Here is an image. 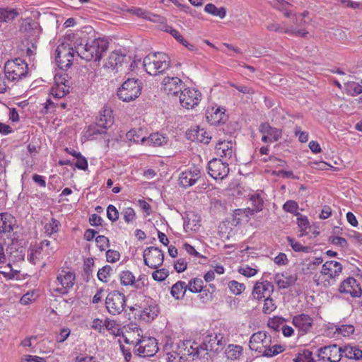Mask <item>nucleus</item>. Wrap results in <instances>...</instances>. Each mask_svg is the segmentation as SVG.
<instances>
[{
  "instance_id": "nucleus-1",
  "label": "nucleus",
  "mask_w": 362,
  "mask_h": 362,
  "mask_svg": "<svg viewBox=\"0 0 362 362\" xmlns=\"http://www.w3.org/2000/svg\"><path fill=\"white\" fill-rule=\"evenodd\" d=\"M109 42L105 38H95L86 43L80 42L75 46L77 55L86 61L100 62L107 51Z\"/></svg>"
},
{
  "instance_id": "nucleus-2",
  "label": "nucleus",
  "mask_w": 362,
  "mask_h": 362,
  "mask_svg": "<svg viewBox=\"0 0 362 362\" xmlns=\"http://www.w3.org/2000/svg\"><path fill=\"white\" fill-rule=\"evenodd\" d=\"M170 63L168 56L163 52L150 53L143 62L146 71L151 76L164 73L170 67Z\"/></svg>"
},
{
  "instance_id": "nucleus-3",
  "label": "nucleus",
  "mask_w": 362,
  "mask_h": 362,
  "mask_svg": "<svg viewBox=\"0 0 362 362\" xmlns=\"http://www.w3.org/2000/svg\"><path fill=\"white\" fill-rule=\"evenodd\" d=\"M142 83L140 80L128 78L117 90L119 99L124 102H129L137 98L141 92Z\"/></svg>"
},
{
  "instance_id": "nucleus-4",
  "label": "nucleus",
  "mask_w": 362,
  "mask_h": 362,
  "mask_svg": "<svg viewBox=\"0 0 362 362\" xmlns=\"http://www.w3.org/2000/svg\"><path fill=\"white\" fill-rule=\"evenodd\" d=\"M6 80L15 81L25 77L28 73V64L20 58L7 61L4 65Z\"/></svg>"
},
{
  "instance_id": "nucleus-5",
  "label": "nucleus",
  "mask_w": 362,
  "mask_h": 362,
  "mask_svg": "<svg viewBox=\"0 0 362 362\" xmlns=\"http://www.w3.org/2000/svg\"><path fill=\"white\" fill-rule=\"evenodd\" d=\"M226 343V339L222 334H209L205 337L203 343L197 347L196 353L199 354L202 350L217 354L223 349Z\"/></svg>"
},
{
  "instance_id": "nucleus-6",
  "label": "nucleus",
  "mask_w": 362,
  "mask_h": 362,
  "mask_svg": "<svg viewBox=\"0 0 362 362\" xmlns=\"http://www.w3.org/2000/svg\"><path fill=\"white\" fill-rule=\"evenodd\" d=\"M126 305L125 296L118 291H113L108 293L105 299V306L110 314L116 315L120 314Z\"/></svg>"
},
{
  "instance_id": "nucleus-7",
  "label": "nucleus",
  "mask_w": 362,
  "mask_h": 362,
  "mask_svg": "<svg viewBox=\"0 0 362 362\" xmlns=\"http://www.w3.org/2000/svg\"><path fill=\"white\" fill-rule=\"evenodd\" d=\"M55 52L57 54L55 60L61 69H65L72 65L74 52H76L75 47H71L68 43H62L57 47Z\"/></svg>"
},
{
  "instance_id": "nucleus-8",
  "label": "nucleus",
  "mask_w": 362,
  "mask_h": 362,
  "mask_svg": "<svg viewBox=\"0 0 362 362\" xmlns=\"http://www.w3.org/2000/svg\"><path fill=\"white\" fill-rule=\"evenodd\" d=\"M271 342V337L267 335L266 332L259 331L251 336L249 346L252 351H255L262 355L267 347L270 346Z\"/></svg>"
},
{
  "instance_id": "nucleus-9",
  "label": "nucleus",
  "mask_w": 362,
  "mask_h": 362,
  "mask_svg": "<svg viewBox=\"0 0 362 362\" xmlns=\"http://www.w3.org/2000/svg\"><path fill=\"white\" fill-rule=\"evenodd\" d=\"M144 264L150 268L156 269L162 265L164 255L161 250L155 247H147L143 253Z\"/></svg>"
},
{
  "instance_id": "nucleus-10",
  "label": "nucleus",
  "mask_w": 362,
  "mask_h": 362,
  "mask_svg": "<svg viewBox=\"0 0 362 362\" xmlns=\"http://www.w3.org/2000/svg\"><path fill=\"white\" fill-rule=\"evenodd\" d=\"M208 173L215 180H223L229 173L228 164L221 159L214 158L208 163Z\"/></svg>"
},
{
  "instance_id": "nucleus-11",
  "label": "nucleus",
  "mask_w": 362,
  "mask_h": 362,
  "mask_svg": "<svg viewBox=\"0 0 362 362\" xmlns=\"http://www.w3.org/2000/svg\"><path fill=\"white\" fill-rule=\"evenodd\" d=\"M157 343L154 338H143L138 340L135 346V351L143 357L153 356L158 351Z\"/></svg>"
},
{
  "instance_id": "nucleus-12",
  "label": "nucleus",
  "mask_w": 362,
  "mask_h": 362,
  "mask_svg": "<svg viewBox=\"0 0 362 362\" xmlns=\"http://www.w3.org/2000/svg\"><path fill=\"white\" fill-rule=\"evenodd\" d=\"M318 357L329 362H339L343 356L342 348L337 344L321 347L318 349Z\"/></svg>"
},
{
  "instance_id": "nucleus-13",
  "label": "nucleus",
  "mask_w": 362,
  "mask_h": 362,
  "mask_svg": "<svg viewBox=\"0 0 362 362\" xmlns=\"http://www.w3.org/2000/svg\"><path fill=\"white\" fill-rule=\"evenodd\" d=\"M201 100V93L195 89L185 88L180 92V103L186 109H192Z\"/></svg>"
},
{
  "instance_id": "nucleus-14",
  "label": "nucleus",
  "mask_w": 362,
  "mask_h": 362,
  "mask_svg": "<svg viewBox=\"0 0 362 362\" xmlns=\"http://www.w3.org/2000/svg\"><path fill=\"white\" fill-rule=\"evenodd\" d=\"M202 177L200 170L197 167L190 168L180 174V185L185 188L194 185Z\"/></svg>"
},
{
  "instance_id": "nucleus-15",
  "label": "nucleus",
  "mask_w": 362,
  "mask_h": 362,
  "mask_svg": "<svg viewBox=\"0 0 362 362\" xmlns=\"http://www.w3.org/2000/svg\"><path fill=\"white\" fill-rule=\"evenodd\" d=\"M162 84L164 90L168 95H177L182 91V81L177 77H165Z\"/></svg>"
},
{
  "instance_id": "nucleus-16",
  "label": "nucleus",
  "mask_w": 362,
  "mask_h": 362,
  "mask_svg": "<svg viewBox=\"0 0 362 362\" xmlns=\"http://www.w3.org/2000/svg\"><path fill=\"white\" fill-rule=\"evenodd\" d=\"M342 271L341 264L335 261H327L322 265L321 273L324 275H328L329 279H332L338 276Z\"/></svg>"
},
{
  "instance_id": "nucleus-17",
  "label": "nucleus",
  "mask_w": 362,
  "mask_h": 362,
  "mask_svg": "<svg viewBox=\"0 0 362 362\" xmlns=\"http://www.w3.org/2000/svg\"><path fill=\"white\" fill-rule=\"evenodd\" d=\"M273 291L274 286L268 281L257 282L253 288L252 295L255 298L260 299L265 297L267 293L270 296Z\"/></svg>"
},
{
  "instance_id": "nucleus-18",
  "label": "nucleus",
  "mask_w": 362,
  "mask_h": 362,
  "mask_svg": "<svg viewBox=\"0 0 362 362\" xmlns=\"http://www.w3.org/2000/svg\"><path fill=\"white\" fill-rule=\"evenodd\" d=\"M121 284L123 286H134L136 288H140L145 285L141 278L135 281V276L129 270L123 271L119 274Z\"/></svg>"
},
{
  "instance_id": "nucleus-19",
  "label": "nucleus",
  "mask_w": 362,
  "mask_h": 362,
  "mask_svg": "<svg viewBox=\"0 0 362 362\" xmlns=\"http://www.w3.org/2000/svg\"><path fill=\"white\" fill-rule=\"evenodd\" d=\"M206 119L211 125L214 126L224 123L226 119L225 110L219 107L215 110L212 108L211 112L207 111Z\"/></svg>"
},
{
  "instance_id": "nucleus-20",
  "label": "nucleus",
  "mask_w": 362,
  "mask_h": 362,
  "mask_svg": "<svg viewBox=\"0 0 362 362\" xmlns=\"http://www.w3.org/2000/svg\"><path fill=\"white\" fill-rule=\"evenodd\" d=\"M16 218L8 213L0 214V234L10 233L13 230Z\"/></svg>"
},
{
  "instance_id": "nucleus-21",
  "label": "nucleus",
  "mask_w": 362,
  "mask_h": 362,
  "mask_svg": "<svg viewBox=\"0 0 362 362\" xmlns=\"http://www.w3.org/2000/svg\"><path fill=\"white\" fill-rule=\"evenodd\" d=\"M275 281L280 288H287L296 283L297 276L296 274H288V273L277 274L275 276Z\"/></svg>"
},
{
  "instance_id": "nucleus-22",
  "label": "nucleus",
  "mask_w": 362,
  "mask_h": 362,
  "mask_svg": "<svg viewBox=\"0 0 362 362\" xmlns=\"http://www.w3.org/2000/svg\"><path fill=\"white\" fill-rule=\"evenodd\" d=\"M126 56L117 51L112 52L108 57L104 66L112 70L117 69L124 62Z\"/></svg>"
},
{
  "instance_id": "nucleus-23",
  "label": "nucleus",
  "mask_w": 362,
  "mask_h": 362,
  "mask_svg": "<svg viewBox=\"0 0 362 362\" xmlns=\"http://www.w3.org/2000/svg\"><path fill=\"white\" fill-rule=\"evenodd\" d=\"M97 121L103 129H107L110 127L114 123V118L112 116V110L107 107H105L103 110L100 112Z\"/></svg>"
},
{
  "instance_id": "nucleus-24",
  "label": "nucleus",
  "mask_w": 362,
  "mask_h": 362,
  "mask_svg": "<svg viewBox=\"0 0 362 362\" xmlns=\"http://www.w3.org/2000/svg\"><path fill=\"white\" fill-rule=\"evenodd\" d=\"M293 324L303 332H307L311 327L313 319L308 315L300 314L293 318Z\"/></svg>"
},
{
  "instance_id": "nucleus-25",
  "label": "nucleus",
  "mask_w": 362,
  "mask_h": 362,
  "mask_svg": "<svg viewBox=\"0 0 362 362\" xmlns=\"http://www.w3.org/2000/svg\"><path fill=\"white\" fill-rule=\"evenodd\" d=\"M187 136L189 139L203 144H209L211 138L205 129L199 127L190 130L187 133Z\"/></svg>"
},
{
  "instance_id": "nucleus-26",
  "label": "nucleus",
  "mask_w": 362,
  "mask_h": 362,
  "mask_svg": "<svg viewBox=\"0 0 362 362\" xmlns=\"http://www.w3.org/2000/svg\"><path fill=\"white\" fill-rule=\"evenodd\" d=\"M232 141H218L216 145V154L221 157L231 158L233 156Z\"/></svg>"
},
{
  "instance_id": "nucleus-27",
  "label": "nucleus",
  "mask_w": 362,
  "mask_h": 362,
  "mask_svg": "<svg viewBox=\"0 0 362 362\" xmlns=\"http://www.w3.org/2000/svg\"><path fill=\"white\" fill-rule=\"evenodd\" d=\"M259 132L262 134H266L272 139L274 141L279 140L281 136V131L277 128L272 127L269 123H262L259 126Z\"/></svg>"
},
{
  "instance_id": "nucleus-28",
  "label": "nucleus",
  "mask_w": 362,
  "mask_h": 362,
  "mask_svg": "<svg viewBox=\"0 0 362 362\" xmlns=\"http://www.w3.org/2000/svg\"><path fill=\"white\" fill-rule=\"evenodd\" d=\"M158 313L159 308L158 305L153 303L142 310L140 314V318L148 322L157 317Z\"/></svg>"
},
{
  "instance_id": "nucleus-29",
  "label": "nucleus",
  "mask_w": 362,
  "mask_h": 362,
  "mask_svg": "<svg viewBox=\"0 0 362 362\" xmlns=\"http://www.w3.org/2000/svg\"><path fill=\"white\" fill-rule=\"evenodd\" d=\"M243 351V349L240 345L229 344L225 350V354L228 360L235 361L240 358Z\"/></svg>"
},
{
  "instance_id": "nucleus-30",
  "label": "nucleus",
  "mask_w": 362,
  "mask_h": 362,
  "mask_svg": "<svg viewBox=\"0 0 362 362\" xmlns=\"http://www.w3.org/2000/svg\"><path fill=\"white\" fill-rule=\"evenodd\" d=\"M129 11L132 14L151 21L157 22L160 21V17L158 15L153 14L143 8L134 7L129 9Z\"/></svg>"
},
{
  "instance_id": "nucleus-31",
  "label": "nucleus",
  "mask_w": 362,
  "mask_h": 362,
  "mask_svg": "<svg viewBox=\"0 0 362 362\" xmlns=\"http://www.w3.org/2000/svg\"><path fill=\"white\" fill-rule=\"evenodd\" d=\"M168 139L164 135L159 134L158 132L151 134L148 138H146V142L149 146H161L166 145Z\"/></svg>"
},
{
  "instance_id": "nucleus-32",
  "label": "nucleus",
  "mask_w": 362,
  "mask_h": 362,
  "mask_svg": "<svg viewBox=\"0 0 362 362\" xmlns=\"http://www.w3.org/2000/svg\"><path fill=\"white\" fill-rule=\"evenodd\" d=\"M19 15L15 8H0V22L9 23Z\"/></svg>"
},
{
  "instance_id": "nucleus-33",
  "label": "nucleus",
  "mask_w": 362,
  "mask_h": 362,
  "mask_svg": "<svg viewBox=\"0 0 362 362\" xmlns=\"http://www.w3.org/2000/svg\"><path fill=\"white\" fill-rule=\"evenodd\" d=\"M343 356L349 359L358 360L362 358V350L352 346H345L342 349Z\"/></svg>"
},
{
  "instance_id": "nucleus-34",
  "label": "nucleus",
  "mask_w": 362,
  "mask_h": 362,
  "mask_svg": "<svg viewBox=\"0 0 362 362\" xmlns=\"http://www.w3.org/2000/svg\"><path fill=\"white\" fill-rule=\"evenodd\" d=\"M57 280L64 288H69L74 284L75 275L72 272H67L64 275L59 274Z\"/></svg>"
},
{
  "instance_id": "nucleus-35",
  "label": "nucleus",
  "mask_w": 362,
  "mask_h": 362,
  "mask_svg": "<svg viewBox=\"0 0 362 362\" xmlns=\"http://www.w3.org/2000/svg\"><path fill=\"white\" fill-rule=\"evenodd\" d=\"M204 11L214 16H218L220 18H223L226 16V11L223 7L217 8L213 4H208L205 6Z\"/></svg>"
},
{
  "instance_id": "nucleus-36",
  "label": "nucleus",
  "mask_w": 362,
  "mask_h": 362,
  "mask_svg": "<svg viewBox=\"0 0 362 362\" xmlns=\"http://www.w3.org/2000/svg\"><path fill=\"white\" fill-rule=\"evenodd\" d=\"M357 282L356 280L353 277H349L344 281H342L339 286V291L340 293H349L351 292V290L356 286Z\"/></svg>"
},
{
  "instance_id": "nucleus-37",
  "label": "nucleus",
  "mask_w": 362,
  "mask_h": 362,
  "mask_svg": "<svg viewBox=\"0 0 362 362\" xmlns=\"http://www.w3.org/2000/svg\"><path fill=\"white\" fill-rule=\"evenodd\" d=\"M187 290V287L184 281H179L172 286L170 293L175 299H180V294L181 292H183V296Z\"/></svg>"
},
{
  "instance_id": "nucleus-38",
  "label": "nucleus",
  "mask_w": 362,
  "mask_h": 362,
  "mask_svg": "<svg viewBox=\"0 0 362 362\" xmlns=\"http://www.w3.org/2000/svg\"><path fill=\"white\" fill-rule=\"evenodd\" d=\"M61 224L59 221L54 218H52L49 223H45L44 226L45 233L47 235H51L59 231Z\"/></svg>"
},
{
  "instance_id": "nucleus-39",
  "label": "nucleus",
  "mask_w": 362,
  "mask_h": 362,
  "mask_svg": "<svg viewBox=\"0 0 362 362\" xmlns=\"http://www.w3.org/2000/svg\"><path fill=\"white\" fill-rule=\"evenodd\" d=\"M167 32H169L179 42H180L182 45L186 47L189 50L193 51L195 49V46L189 43L180 34V33L170 28L169 30H166Z\"/></svg>"
},
{
  "instance_id": "nucleus-40",
  "label": "nucleus",
  "mask_w": 362,
  "mask_h": 362,
  "mask_svg": "<svg viewBox=\"0 0 362 362\" xmlns=\"http://www.w3.org/2000/svg\"><path fill=\"white\" fill-rule=\"evenodd\" d=\"M69 85L55 86L51 88L50 93L54 98H62L69 92Z\"/></svg>"
},
{
  "instance_id": "nucleus-41",
  "label": "nucleus",
  "mask_w": 362,
  "mask_h": 362,
  "mask_svg": "<svg viewBox=\"0 0 362 362\" xmlns=\"http://www.w3.org/2000/svg\"><path fill=\"white\" fill-rule=\"evenodd\" d=\"M203 281L199 278L192 279L187 285V290L192 293H198L203 289Z\"/></svg>"
},
{
  "instance_id": "nucleus-42",
  "label": "nucleus",
  "mask_w": 362,
  "mask_h": 362,
  "mask_svg": "<svg viewBox=\"0 0 362 362\" xmlns=\"http://www.w3.org/2000/svg\"><path fill=\"white\" fill-rule=\"evenodd\" d=\"M287 241L292 249L296 252H310L312 247L310 246H303L300 243L296 242L293 238L287 237Z\"/></svg>"
},
{
  "instance_id": "nucleus-43",
  "label": "nucleus",
  "mask_w": 362,
  "mask_h": 362,
  "mask_svg": "<svg viewBox=\"0 0 362 362\" xmlns=\"http://www.w3.org/2000/svg\"><path fill=\"white\" fill-rule=\"evenodd\" d=\"M106 129H103L98 124V122L97 121L95 124L89 125L86 131V135L88 137L97 135V134H103L106 133Z\"/></svg>"
},
{
  "instance_id": "nucleus-44",
  "label": "nucleus",
  "mask_w": 362,
  "mask_h": 362,
  "mask_svg": "<svg viewBox=\"0 0 362 362\" xmlns=\"http://www.w3.org/2000/svg\"><path fill=\"white\" fill-rule=\"evenodd\" d=\"M140 132H141V129H139L138 131L136 129H132L127 133V138L134 143H139L141 141L142 144H144L146 142V137H141L139 134Z\"/></svg>"
},
{
  "instance_id": "nucleus-45",
  "label": "nucleus",
  "mask_w": 362,
  "mask_h": 362,
  "mask_svg": "<svg viewBox=\"0 0 362 362\" xmlns=\"http://www.w3.org/2000/svg\"><path fill=\"white\" fill-rule=\"evenodd\" d=\"M284 350V349L281 345H274L272 347L269 346V347H267L265 351H264L262 356L266 357H272L279 353H281Z\"/></svg>"
},
{
  "instance_id": "nucleus-46",
  "label": "nucleus",
  "mask_w": 362,
  "mask_h": 362,
  "mask_svg": "<svg viewBox=\"0 0 362 362\" xmlns=\"http://www.w3.org/2000/svg\"><path fill=\"white\" fill-rule=\"evenodd\" d=\"M299 216L297 218V224L300 228V236H303L307 234L305 230L309 226V221L306 216H303L301 214L298 215Z\"/></svg>"
},
{
  "instance_id": "nucleus-47",
  "label": "nucleus",
  "mask_w": 362,
  "mask_h": 362,
  "mask_svg": "<svg viewBox=\"0 0 362 362\" xmlns=\"http://www.w3.org/2000/svg\"><path fill=\"white\" fill-rule=\"evenodd\" d=\"M283 209L286 212H288L291 214H294L296 216L300 215L298 213V204L296 202L293 200H288L283 205Z\"/></svg>"
},
{
  "instance_id": "nucleus-48",
  "label": "nucleus",
  "mask_w": 362,
  "mask_h": 362,
  "mask_svg": "<svg viewBox=\"0 0 362 362\" xmlns=\"http://www.w3.org/2000/svg\"><path fill=\"white\" fill-rule=\"evenodd\" d=\"M112 267L110 265H105L103 268L100 269L98 272V278L103 282H107L108 277L110 276Z\"/></svg>"
},
{
  "instance_id": "nucleus-49",
  "label": "nucleus",
  "mask_w": 362,
  "mask_h": 362,
  "mask_svg": "<svg viewBox=\"0 0 362 362\" xmlns=\"http://www.w3.org/2000/svg\"><path fill=\"white\" fill-rule=\"evenodd\" d=\"M228 287L235 295L240 294L245 289V286L243 284L234 280L229 281Z\"/></svg>"
},
{
  "instance_id": "nucleus-50",
  "label": "nucleus",
  "mask_w": 362,
  "mask_h": 362,
  "mask_svg": "<svg viewBox=\"0 0 362 362\" xmlns=\"http://www.w3.org/2000/svg\"><path fill=\"white\" fill-rule=\"evenodd\" d=\"M250 200L253 206V209H252L253 212H258L262 211L263 206V200L261 199L259 194L252 195Z\"/></svg>"
},
{
  "instance_id": "nucleus-51",
  "label": "nucleus",
  "mask_w": 362,
  "mask_h": 362,
  "mask_svg": "<svg viewBox=\"0 0 362 362\" xmlns=\"http://www.w3.org/2000/svg\"><path fill=\"white\" fill-rule=\"evenodd\" d=\"M199 293L200 294L199 295V298L203 303H207L212 300V292H210V289L206 288V286H204Z\"/></svg>"
},
{
  "instance_id": "nucleus-52",
  "label": "nucleus",
  "mask_w": 362,
  "mask_h": 362,
  "mask_svg": "<svg viewBox=\"0 0 362 362\" xmlns=\"http://www.w3.org/2000/svg\"><path fill=\"white\" fill-rule=\"evenodd\" d=\"M116 325L117 323L115 320L106 318L104 321V327L105 329L108 330L112 334L115 336H119L120 334L119 329H118L117 332H115Z\"/></svg>"
},
{
  "instance_id": "nucleus-53",
  "label": "nucleus",
  "mask_w": 362,
  "mask_h": 362,
  "mask_svg": "<svg viewBox=\"0 0 362 362\" xmlns=\"http://www.w3.org/2000/svg\"><path fill=\"white\" fill-rule=\"evenodd\" d=\"M329 241L332 244L339 246L343 249L346 248L349 244L344 238L339 236H333L329 238Z\"/></svg>"
},
{
  "instance_id": "nucleus-54",
  "label": "nucleus",
  "mask_w": 362,
  "mask_h": 362,
  "mask_svg": "<svg viewBox=\"0 0 362 362\" xmlns=\"http://www.w3.org/2000/svg\"><path fill=\"white\" fill-rule=\"evenodd\" d=\"M168 276V271L165 269H158L153 272L152 277L157 281H164Z\"/></svg>"
},
{
  "instance_id": "nucleus-55",
  "label": "nucleus",
  "mask_w": 362,
  "mask_h": 362,
  "mask_svg": "<svg viewBox=\"0 0 362 362\" xmlns=\"http://www.w3.org/2000/svg\"><path fill=\"white\" fill-rule=\"evenodd\" d=\"M107 216L112 222H115L118 219L119 212L115 206L110 204L107 206Z\"/></svg>"
},
{
  "instance_id": "nucleus-56",
  "label": "nucleus",
  "mask_w": 362,
  "mask_h": 362,
  "mask_svg": "<svg viewBox=\"0 0 362 362\" xmlns=\"http://www.w3.org/2000/svg\"><path fill=\"white\" fill-rule=\"evenodd\" d=\"M276 308V305L272 298H269V296L264 300L263 306V312L265 314H269L274 311Z\"/></svg>"
},
{
  "instance_id": "nucleus-57",
  "label": "nucleus",
  "mask_w": 362,
  "mask_h": 362,
  "mask_svg": "<svg viewBox=\"0 0 362 362\" xmlns=\"http://www.w3.org/2000/svg\"><path fill=\"white\" fill-rule=\"evenodd\" d=\"M120 258V254L118 251L114 250H108L106 252V259L108 262L114 263L117 262Z\"/></svg>"
},
{
  "instance_id": "nucleus-58",
  "label": "nucleus",
  "mask_w": 362,
  "mask_h": 362,
  "mask_svg": "<svg viewBox=\"0 0 362 362\" xmlns=\"http://www.w3.org/2000/svg\"><path fill=\"white\" fill-rule=\"evenodd\" d=\"M95 242L100 251L105 250V247H108L110 243L109 239L104 235H98L95 238Z\"/></svg>"
},
{
  "instance_id": "nucleus-59",
  "label": "nucleus",
  "mask_w": 362,
  "mask_h": 362,
  "mask_svg": "<svg viewBox=\"0 0 362 362\" xmlns=\"http://www.w3.org/2000/svg\"><path fill=\"white\" fill-rule=\"evenodd\" d=\"M348 90L352 95L362 93V86L356 82L348 83Z\"/></svg>"
},
{
  "instance_id": "nucleus-60",
  "label": "nucleus",
  "mask_w": 362,
  "mask_h": 362,
  "mask_svg": "<svg viewBox=\"0 0 362 362\" xmlns=\"http://www.w3.org/2000/svg\"><path fill=\"white\" fill-rule=\"evenodd\" d=\"M124 219L127 223H129L132 221L135 218V211L131 208H126L123 211Z\"/></svg>"
},
{
  "instance_id": "nucleus-61",
  "label": "nucleus",
  "mask_w": 362,
  "mask_h": 362,
  "mask_svg": "<svg viewBox=\"0 0 362 362\" xmlns=\"http://www.w3.org/2000/svg\"><path fill=\"white\" fill-rule=\"evenodd\" d=\"M230 86L232 87H234L235 88H236L239 92L245 93V94L252 95V94L255 93V90L252 88L247 87V86L238 85V84H235V83H230Z\"/></svg>"
},
{
  "instance_id": "nucleus-62",
  "label": "nucleus",
  "mask_w": 362,
  "mask_h": 362,
  "mask_svg": "<svg viewBox=\"0 0 362 362\" xmlns=\"http://www.w3.org/2000/svg\"><path fill=\"white\" fill-rule=\"evenodd\" d=\"M91 327L99 333H103L104 322L102 320L95 318L92 322Z\"/></svg>"
},
{
  "instance_id": "nucleus-63",
  "label": "nucleus",
  "mask_w": 362,
  "mask_h": 362,
  "mask_svg": "<svg viewBox=\"0 0 362 362\" xmlns=\"http://www.w3.org/2000/svg\"><path fill=\"white\" fill-rule=\"evenodd\" d=\"M187 262L184 259L180 258L175 263L174 267L177 272L180 273L187 269Z\"/></svg>"
},
{
  "instance_id": "nucleus-64",
  "label": "nucleus",
  "mask_w": 362,
  "mask_h": 362,
  "mask_svg": "<svg viewBox=\"0 0 362 362\" xmlns=\"http://www.w3.org/2000/svg\"><path fill=\"white\" fill-rule=\"evenodd\" d=\"M341 334L344 336H349L351 334H353L354 332V327L351 325H341L339 329Z\"/></svg>"
}]
</instances>
